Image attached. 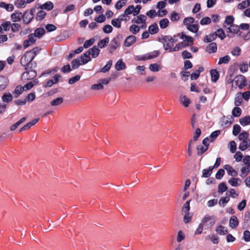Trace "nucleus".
Here are the masks:
<instances>
[{"label": "nucleus", "mask_w": 250, "mask_h": 250, "mask_svg": "<svg viewBox=\"0 0 250 250\" xmlns=\"http://www.w3.org/2000/svg\"><path fill=\"white\" fill-rule=\"evenodd\" d=\"M10 28L12 32H17L19 31L21 28V25L17 23H11Z\"/></svg>", "instance_id": "nucleus-58"}, {"label": "nucleus", "mask_w": 250, "mask_h": 250, "mask_svg": "<svg viewBox=\"0 0 250 250\" xmlns=\"http://www.w3.org/2000/svg\"><path fill=\"white\" fill-rule=\"evenodd\" d=\"M81 76L79 75H77L74 77L70 78L69 79L68 83L70 84H73L76 82H78L80 80Z\"/></svg>", "instance_id": "nucleus-60"}, {"label": "nucleus", "mask_w": 250, "mask_h": 250, "mask_svg": "<svg viewBox=\"0 0 250 250\" xmlns=\"http://www.w3.org/2000/svg\"><path fill=\"white\" fill-rule=\"evenodd\" d=\"M239 145V149L242 151L246 150L250 146V140L241 141Z\"/></svg>", "instance_id": "nucleus-18"}, {"label": "nucleus", "mask_w": 250, "mask_h": 250, "mask_svg": "<svg viewBox=\"0 0 250 250\" xmlns=\"http://www.w3.org/2000/svg\"><path fill=\"white\" fill-rule=\"evenodd\" d=\"M243 157V155L242 153L240 151H237L234 154L233 158L237 162H239L242 160Z\"/></svg>", "instance_id": "nucleus-64"}, {"label": "nucleus", "mask_w": 250, "mask_h": 250, "mask_svg": "<svg viewBox=\"0 0 250 250\" xmlns=\"http://www.w3.org/2000/svg\"><path fill=\"white\" fill-rule=\"evenodd\" d=\"M11 22L6 21L0 25V33L3 30L4 31H8L10 30Z\"/></svg>", "instance_id": "nucleus-22"}, {"label": "nucleus", "mask_w": 250, "mask_h": 250, "mask_svg": "<svg viewBox=\"0 0 250 250\" xmlns=\"http://www.w3.org/2000/svg\"><path fill=\"white\" fill-rule=\"evenodd\" d=\"M228 183L232 187H237L241 183V180L239 178H231Z\"/></svg>", "instance_id": "nucleus-19"}, {"label": "nucleus", "mask_w": 250, "mask_h": 250, "mask_svg": "<svg viewBox=\"0 0 250 250\" xmlns=\"http://www.w3.org/2000/svg\"><path fill=\"white\" fill-rule=\"evenodd\" d=\"M34 58V54L32 52L27 51L21 57V63L24 66H29L30 63Z\"/></svg>", "instance_id": "nucleus-2"}, {"label": "nucleus", "mask_w": 250, "mask_h": 250, "mask_svg": "<svg viewBox=\"0 0 250 250\" xmlns=\"http://www.w3.org/2000/svg\"><path fill=\"white\" fill-rule=\"evenodd\" d=\"M134 10L135 7L133 5H130L125 10L124 13L126 16L131 14H132L134 16H136V15H135L134 14Z\"/></svg>", "instance_id": "nucleus-39"}, {"label": "nucleus", "mask_w": 250, "mask_h": 250, "mask_svg": "<svg viewBox=\"0 0 250 250\" xmlns=\"http://www.w3.org/2000/svg\"><path fill=\"white\" fill-rule=\"evenodd\" d=\"M224 169L226 170L228 174L231 176H236L237 172L229 165H226L224 166Z\"/></svg>", "instance_id": "nucleus-12"}, {"label": "nucleus", "mask_w": 250, "mask_h": 250, "mask_svg": "<svg viewBox=\"0 0 250 250\" xmlns=\"http://www.w3.org/2000/svg\"><path fill=\"white\" fill-rule=\"evenodd\" d=\"M63 102V100L62 97H58L52 100L50 104L52 106H55L61 104Z\"/></svg>", "instance_id": "nucleus-36"}, {"label": "nucleus", "mask_w": 250, "mask_h": 250, "mask_svg": "<svg viewBox=\"0 0 250 250\" xmlns=\"http://www.w3.org/2000/svg\"><path fill=\"white\" fill-rule=\"evenodd\" d=\"M243 102V98L242 97V93L238 92L236 94L235 100L234 104L236 106L240 105Z\"/></svg>", "instance_id": "nucleus-25"}, {"label": "nucleus", "mask_w": 250, "mask_h": 250, "mask_svg": "<svg viewBox=\"0 0 250 250\" xmlns=\"http://www.w3.org/2000/svg\"><path fill=\"white\" fill-rule=\"evenodd\" d=\"M120 43L118 41L117 38L113 39L110 43L109 46V51L110 53H112L113 51H114L119 45Z\"/></svg>", "instance_id": "nucleus-15"}, {"label": "nucleus", "mask_w": 250, "mask_h": 250, "mask_svg": "<svg viewBox=\"0 0 250 250\" xmlns=\"http://www.w3.org/2000/svg\"><path fill=\"white\" fill-rule=\"evenodd\" d=\"M46 12L43 10H40L37 13L36 16V19L38 21H41L43 20L46 16Z\"/></svg>", "instance_id": "nucleus-55"}, {"label": "nucleus", "mask_w": 250, "mask_h": 250, "mask_svg": "<svg viewBox=\"0 0 250 250\" xmlns=\"http://www.w3.org/2000/svg\"><path fill=\"white\" fill-rule=\"evenodd\" d=\"M220 130H216L213 132L209 136V138L210 139V142H212L217 137V136L220 134Z\"/></svg>", "instance_id": "nucleus-57"}, {"label": "nucleus", "mask_w": 250, "mask_h": 250, "mask_svg": "<svg viewBox=\"0 0 250 250\" xmlns=\"http://www.w3.org/2000/svg\"><path fill=\"white\" fill-rule=\"evenodd\" d=\"M208 149V146H203L202 145H199L197 147V154L198 155L202 154L203 153H204L206 150H207Z\"/></svg>", "instance_id": "nucleus-51"}, {"label": "nucleus", "mask_w": 250, "mask_h": 250, "mask_svg": "<svg viewBox=\"0 0 250 250\" xmlns=\"http://www.w3.org/2000/svg\"><path fill=\"white\" fill-rule=\"evenodd\" d=\"M159 28L157 23H153L148 27V31L151 34H154L158 32Z\"/></svg>", "instance_id": "nucleus-31"}, {"label": "nucleus", "mask_w": 250, "mask_h": 250, "mask_svg": "<svg viewBox=\"0 0 250 250\" xmlns=\"http://www.w3.org/2000/svg\"><path fill=\"white\" fill-rule=\"evenodd\" d=\"M1 98L4 102L8 103L12 101L13 96L10 93H4Z\"/></svg>", "instance_id": "nucleus-30"}, {"label": "nucleus", "mask_w": 250, "mask_h": 250, "mask_svg": "<svg viewBox=\"0 0 250 250\" xmlns=\"http://www.w3.org/2000/svg\"><path fill=\"white\" fill-rule=\"evenodd\" d=\"M0 7L5 9L8 12H11L14 9V5L11 3H6L5 2H0Z\"/></svg>", "instance_id": "nucleus-17"}, {"label": "nucleus", "mask_w": 250, "mask_h": 250, "mask_svg": "<svg viewBox=\"0 0 250 250\" xmlns=\"http://www.w3.org/2000/svg\"><path fill=\"white\" fill-rule=\"evenodd\" d=\"M250 5V2L249 0H244L242 1L241 3H240L238 5V8L239 9H245L248 7H249Z\"/></svg>", "instance_id": "nucleus-41"}, {"label": "nucleus", "mask_w": 250, "mask_h": 250, "mask_svg": "<svg viewBox=\"0 0 250 250\" xmlns=\"http://www.w3.org/2000/svg\"><path fill=\"white\" fill-rule=\"evenodd\" d=\"M146 18L145 15L141 14L133 18L132 20V22L137 24H141L146 21Z\"/></svg>", "instance_id": "nucleus-11"}, {"label": "nucleus", "mask_w": 250, "mask_h": 250, "mask_svg": "<svg viewBox=\"0 0 250 250\" xmlns=\"http://www.w3.org/2000/svg\"><path fill=\"white\" fill-rule=\"evenodd\" d=\"M238 224V221L236 216H233L229 220V226L232 228H236Z\"/></svg>", "instance_id": "nucleus-35"}, {"label": "nucleus", "mask_w": 250, "mask_h": 250, "mask_svg": "<svg viewBox=\"0 0 250 250\" xmlns=\"http://www.w3.org/2000/svg\"><path fill=\"white\" fill-rule=\"evenodd\" d=\"M229 147L231 153H234L236 150V144L234 141H231L229 143Z\"/></svg>", "instance_id": "nucleus-62"}, {"label": "nucleus", "mask_w": 250, "mask_h": 250, "mask_svg": "<svg viewBox=\"0 0 250 250\" xmlns=\"http://www.w3.org/2000/svg\"><path fill=\"white\" fill-rule=\"evenodd\" d=\"M79 58H77L73 60L71 62L72 67L73 69H77L80 65H82Z\"/></svg>", "instance_id": "nucleus-49"}, {"label": "nucleus", "mask_w": 250, "mask_h": 250, "mask_svg": "<svg viewBox=\"0 0 250 250\" xmlns=\"http://www.w3.org/2000/svg\"><path fill=\"white\" fill-rule=\"evenodd\" d=\"M214 34L216 35V37L218 36L221 40L224 39L226 37L225 33H224L223 30L222 29H219L217 30V31L215 32V33H214Z\"/></svg>", "instance_id": "nucleus-59"}, {"label": "nucleus", "mask_w": 250, "mask_h": 250, "mask_svg": "<svg viewBox=\"0 0 250 250\" xmlns=\"http://www.w3.org/2000/svg\"><path fill=\"white\" fill-rule=\"evenodd\" d=\"M190 201H191L190 200L187 201L186 202V203L183 205L182 208V210L184 213L189 212V211L190 210L189 204H190Z\"/></svg>", "instance_id": "nucleus-56"}, {"label": "nucleus", "mask_w": 250, "mask_h": 250, "mask_svg": "<svg viewBox=\"0 0 250 250\" xmlns=\"http://www.w3.org/2000/svg\"><path fill=\"white\" fill-rule=\"evenodd\" d=\"M168 20L166 18L162 19L159 22L160 26L162 29L166 28L168 26Z\"/></svg>", "instance_id": "nucleus-48"}, {"label": "nucleus", "mask_w": 250, "mask_h": 250, "mask_svg": "<svg viewBox=\"0 0 250 250\" xmlns=\"http://www.w3.org/2000/svg\"><path fill=\"white\" fill-rule=\"evenodd\" d=\"M125 67V64L123 62L122 59L118 60L115 65V68L118 71L124 70Z\"/></svg>", "instance_id": "nucleus-20"}, {"label": "nucleus", "mask_w": 250, "mask_h": 250, "mask_svg": "<svg viewBox=\"0 0 250 250\" xmlns=\"http://www.w3.org/2000/svg\"><path fill=\"white\" fill-rule=\"evenodd\" d=\"M213 167H209L208 169H204L202 171L203 177H208L212 173V170Z\"/></svg>", "instance_id": "nucleus-40"}, {"label": "nucleus", "mask_w": 250, "mask_h": 250, "mask_svg": "<svg viewBox=\"0 0 250 250\" xmlns=\"http://www.w3.org/2000/svg\"><path fill=\"white\" fill-rule=\"evenodd\" d=\"M240 123L243 126H246L250 124V116H246L240 119Z\"/></svg>", "instance_id": "nucleus-44"}, {"label": "nucleus", "mask_w": 250, "mask_h": 250, "mask_svg": "<svg viewBox=\"0 0 250 250\" xmlns=\"http://www.w3.org/2000/svg\"><path fill=\"white\" fill-rule=\"evenodd\" d=\"M126 0H120L115 4V7L117 9H120L126 5Z\"/></svg>", "instance_id": "nucleus-61"}, {"label": "nucleus", "mask_w": 250, "mask_h": 250, "mask_svg": "<svg viewBox=\"0 0 250 250\" xmlns=\"http://www.w3.org/2000/svg\"><path fill=\"white\" fill-rule=\"evenodd\" d=\"M249 137V134L247 132L244 131L239 134L238 139L240 141L250 140Z\"/></svg>", "instance_id": "nucleus-50"}, {"label": "nucleus", "mask_w": 250, "mask_h": 250, "mask_svg": "<svg viewBox=\"0 0 250 250\" xmlns=\"http://www.w3.org/2000/svg\"><path fill=\"white\" fill-rule=\"evenodd\" d=\"M24 90V87L21 86H17L13 93L15 98L18 97Z\"/></svg>", "instance_id": "nucleus-29"}, {"label": "nucleus", "mask_w": 250, "mask_h": 250, "mask_svg": "<svg viewBox=\"0 0 250 250\" xmlns=\"http://www.w3.org/2000/svg\"><path fill=\"white\" fill-rule=\"evenodd\" d=\"M109 39L108 37L105 38L100 40L99 42L98 45L101 48H104L105 46H106L107 44L109 42Z\"/></svg>", "instance_id": "nucleus-42"}, {"label": "nucleus", "mask_w": 250, "mask_h": 250, "mask_svg": "<svg viewBox=\"0 0 250 250\" xmlns=\"http://www.w3.org/2000/svg\"><path fill=\"white\" fill-rule=\"evenodd\" d=\"M216 221V218L214 216L206 214L202 218L201 223L205 226V229H208L214 225Z\"/></svg>", "instance_id": "nucleus-1"}, {"label": "nucleus", "mask_w": 250, "mask_h": 250, "mask_svg": "<svg viewBox=\"0 0 250 250\" xmlns=\"http://www.w3.org/2000/svg\"><path fill=\"white\" fill-rule=\"evenodd\" d=\"M100 49L96 46H94L92 48L88 50L86 52H89V55H91L93 58H97L99 53Z\"/></svg>", "instance_id": "nucleus-14"}, {"label": "nucleus", "mask_w": 250, "mask_h": 250, "mask_svg": "<svg viewBox=\"0 0 250 250\" xmlns=\"http://www.w3.org/2000/svg\"><path fill=\"white\" fill-rule=\"evenodd\" d=\"M112 65V61L111 60H109L107 62L106 64L101 69V72H103V73H106L107 72H108L111 66Z\"/></svg>", "instance_id": "nucleus-47"}, {"label": "nucleus", "mask_w": 250, "mask_h": 250, "mask_svg": "<svg viewBox=\"0 0 250 250\" xmlns=\"http://www.w3.org/2000/svg\"><path fill=\"white\" fill-rule=\"evenodd\" d=\"M38 83V81L37 79L34 80L32 82H30L28 83L25 84L23 87L26 88V90H29L32 88L34 85L37 84Z\"/></svg>", "instance_id": "nucleus-38"}, {"label": "nucleus", "mask_w": 250, "mask_h": 250, "mask_svg": "<svg viewBox=\"0 0 250 250\" xmlns=\"http://www.w3.org/2000/svg\"><path fill=\"white\" fill-rule=\"evenodd\" d=\"M239 31V27L236 25H231L227 28V32L232 34H237Z\"/></svg>", "instance_id": "nucleus-21"}, {"label": "nucleus", "mask_w": 250, "mask_h": 250, "mask_svg": "<svg viewBox=\"0 0 250 250\" xmlns=\"http://www.w3.org/2000/svg\"><path fill=\"white\" fill-rule=\"evenodd\" d=\"M180 102L184 105V106L188 107L190 103V101L186 96H183L180 97Z\"/></svg>", "instance_id": "nucleus-43"}, {"label": "nucleus", "mask_w": 250, "mask_h": 250, "mask_svg": "<svg viewBox=\"0 0 250 250\" xmlns=\"http://www.w3.org/2000/svg\"><path fill=\"white\" fill-rule=\"evenodd\" d=\"M136 41V38L134 35H129L125 40L124 42V45L126 47L131 46Z\"/></svg>", "instance_id": "nucleus-9"}, {"label": "nucleus", "mask_w": 250, "mask_h": 250, "mask_svg": "<svg viewBox=\"0 0 250 250\" xmlns=\"http://www.w3.org/2000/svg\"><path fill=\"white\" fill-rule=\"evenodd\" d=\"M140 30V27L136 24H132L129 27L130 32L134 35L138 33Z\"/></svg>", "instance_id": "nucleus-45"}, {"label": "nucleus", "mask_w": 250, "mask_h": 250, "mask_svg": "<svg viewBox=\"0 0 250 250\" xmlns=\"http://www.w3.org/2000/svg\"><path fill=\"white\" fill-rule=\"evenodd\" d=\"M8 83V80L7 78L0 76V91L6 88Z\"/></svg>", "instance_id": "nucleus-16"}, {"label": "nucleus", "mask_w": 250, "mask_h": 250, "mask_svg": "<svg viewBox=\"0 0 250 250\" xmlns=\"http://www.w3.org/2000/svg\"><path fill=\"white\" fill-rule=\"evenodd\" d=\"M40 7L42 9L50 11L53 8L54 4L52 2L48 1L42 5Z\"/></svg>", "instance_id": "nucleus-27"}, {"label": "nucleus", "mask_w": 250, "mask_h": 250, "mask_svg": "<svg viewBox=\"0 0 250 250\" xmlns=\"http://www.w3.org/2000/svg\"><path fill=\"white\" fill-rule=\"evenodd\" d=\"M216 38V35L214 33L210 34L208 36H206L204 38V42H209L214 40Z\"/></svg>", "instance_id": "nucleus-54"}, {"label": "nucleus", "mask_w": 250, "mask_h": 250, "mask_svg": "<svg viewBox=\"0 0 250 250\" xmlns=\"http://www.w3.org/2000/svg\"><path fill=\"white\" fill-rule=\"evenodd\" d=\"M167 37V36H162L159 39V41L160 42L163 44V47L165 50H168L170 52V48L173 46V43H171V41H165V38Z\"/></svg>", "instance_id": "nucleus-5"}, {"label": "nucleus", "mask_w": 250, "mask_h": 250, "mask_svg": "<svg viewBox=\"0 0 250 250\" xmlns=\"http://www.w3.org/2000/svg\"><path fill=\"white\" fill-rule=\"evenodd\" d=\"M23 22L25 24L29 23L34 18L33 13L32 12H26L23 15Z\"/></svg>", "instance_id": "nucleus-7"}, {"label": "nucleus", "mask_w": 250, "mask_h": 250, "mask_svg": "<svg viewBox=\"0 0 250 250\" xmlns=\"http://www.w3.org/2000/svg\"><path fill=\"white\" fill-rule=\"evenodd\" d=\"M228 188L224 182H222L218 185V191L219 193H223Z\"/></svg>", "instance_id": "nucleus-53"}, {"label": "nucleus", "mask_w": 250, "mask_h": 250, "mask_svg": "<svg viewBox=\"0 0 250 250\" xmlns=\"http://www.w3.org/2000/svg\"><path fill=\"white\" fill-rule=\"evenodd\" d=\"M45 30L43 28H38L35 30L34 33L33 34L35 35L37 38L40 39L43 36Z\"/></svg>", "instance_id": "nucleus-32"}, {"label": "nucleus", "mask_w": 250, "mask_h": 250, "mask_svg": "<svg viewBox=\"0 0 250 250\" xmlns=\"http://www.w3.org/2000/svg\"><path fill=\"white\" fill-rule=\"evenodd\" d=\"M82 64H84L91 61V59L89 56V52H85L82 54L79 58Z\"/></svg>", "instance_id": "nucleus-8"}, {"label": "nucleus", "mask_w": 250, "mask_h": 250, "mask_svg": "<svg viewBox=\"0 0 250 250\" xmlns=\"http://www.w3.org/2000/svg\"><path fill=\"white\" fill-rule=\"evenodd\" d=\"M230 60V58L229 56L226 55L223 57L220 58L218 64H222L223 63H228Z\"/></svg>", "instance_id": "nucleus-46"}, {"label": "nucleus", "mask_w": 250, "mask_h": 250, "mask_svg": "<svg viewBox=\"0 0 250 250\" xmlns=\"http://www.w3.org/2000/svg\"><path fill=\"white\" fill-rule=\"evenodd\" d=\"M216 232L220 235H225L227 233V229L222 226H219L216 228Z\"/></svg>", "instance_id": "nucleus-34"}, {"label": "nucleus", "mask_w": 250, "mask_h": 250, "mask_svg": "<svg viewBox=\"0 0 250 250\" xmlns=\"http://www.w3.org/2000/svg\"><path fill=\"white\" fill-rule=\"evenodd\" d=\"M211 81L213 82H216L219 77V72L215 69H212L210 71Z\"/></svg>", "instance_id": "nucleus-28"}, {"label": "nucleus", "mask_w": 250, "mask_h": 250, "mask_svg": "<svg viewBox=\"0 0 250 250\" xmlns=\"http://www.w3.org/2000/svg\"><path fill=\"white\" fill-rule=\"evenodd\" d=\"M160 54L159 51H154L145 54L141 59L140 60L146 61L147 60L152 59L158 57Z\"/></svg>", "instance_id": "nucleus-6"}, {"label": "nucleus", "mask_w": 250, "mask_h": 250, "mask_svg": "<svg viewBox=\"0 0 250 250\" xmlns=\"http://www.w3.org/2000/svg\"><path fill=\"white\" fill-rule=\"evenodd\" d=\"M181 39H183L184 41L190 43L189 46L192 44L193 42V39L190 36H187L183 32L181 33Z\"/></svg>", "instance_id": "nucleus-33"}, {"label": "nucleus", "mask_w": 250, "mask_h": 250, "mask_svg": "<svg viewBox=\"0 0 250 250\" xmlns=\"http://www.w3.org/2000/svg\"><path fill=\"white\" fill-rule=\"evenodd\" d=\"M60 77L59 75H55L52 79L48 81L45 85V87H51L53 84L57 83L58 79Z\"/></svg>", "instance_id": "nucleus-23"}, {"label": "nucleus", "mask_w": 250, "mask_h": 250, "mask_svg": "<svg viewBox=\"0 0 250 250\" xmlns=\"http://www.w3.org/2000/svg\"><path fill=\"white\" fill-rule=\"evenodd\" d=\"M233 82L236 86H238L240 89L243 88L247 84V82L245 76L239 75L236 76L230 83Z\"/></svg>", "instance_id": "nucleus-3"}, {"label": "nucleus", "mask_w": 250, "mask_h": 250, "mask_svg": "<svg viewBox=\"0 0 250 250\" xmlns=\"http://www.w3.org/2000/svg\"><path fill=\"white\" fill-rule=\"evenodd\" d=\"M217 44L215 42L210 43L207 47V51L209 53L216 52L217 51Z\"/></svg>", "instance_id": "nucleus-24"}, {"label": "nucleus", "mask_w": 250, "mask_h": 250, "mask_svg": "<svg viewBox=\"0 0 250 250\" xmlns=\"http://www.w3.org/2000/svg\"><path fill=\"white\" fill-rule=\"evenodd\" d=\"M187 46H189L188 43H185L183 42H181L177 43L175 47H173L172 46L171 48H170V52L178 51L179 50L182 49L183 48L186 47Z\"/></svg>", "instance_id": "nucleus-13"}, {"label": "nucleus", "mask_w": 250, "mask_h": 250, "mask_svg": "<svg viewBox=\"0 0 250 250\" xmlns=\"http://www.w3.org/2000/svg\"><path fill=\"white\" fill-rule=\"evenodd\" d=\"M149 70L154 72H156L160 71L161 69V66L157 63L150 64L149 66Z\"/></svg>", "instance_id": "nucleus-37"}, {"label": "nucleus", "mask_w": 250, "mask_h": 250, "mask_svg": "<svg viewBox=\"0 0 250 250\" xmlns=\"http://www.w3.org/2000/svg\"><path fill=\"white\" fill-rule=\"evenodd\" d=\"M22 17L23 15L21 12L19 11H15L11 15V20L12 21L14 22L20 21L21 20Z\"/></svg>", "instance_id": "nucleus-10"}, {"label": "nucleus", "mask_w": 250, "mask_h": 250, "mask_svg": "<svg viewBox=\"0 0 250 250\" xmlns=\"http://www.w3.org/2000/svg\"><path fill=\"white\" fill-rule=\"evenodd\" d=\"M249 172L250 170L249 167L246 166L245 167H243L241 169V174H240V175L242 177H245L249 174Z\"/></svg>", "instance_id": "nucleus-52"}, {"label": "nucleus", "mask_w": 250, "mask_h": 250, "mask_svg": "<svg viewBox=\"0 0 250 250\" xmlns=\"http://www.w3.org/2000/svg\"><path fill=\"white\" fill-rule=\"evenodd\" d=\"M204 71L203 67H200L197 70L194 71L191 75V80H196L199 76L200 73Z\"/></svg>", "instance_id": "nucleus-26"}, {"label": "nucleus", "mask_w": 250, "mask_h": 250, "mask_svg": "<svg viewBox=\"0 0 250 250\" xmlns=\"http://www.w3.org/2000/svg\"><path fill=\"white\" fill-rule=\"evenodd\" d=\"M37 76L36 72L32 69L27 70L21 75V79L23 81L32 80Z\"/></svg>", "instance_id": "nucleus-4"}, {"label": "nucleus", "mask_w": 250, "mask_h": 250, "mask_svg": "<svg viewBox=\"0 0 250 250\" xmlns=\"http://www.w3.org/2000/svg\"><path fill=\"white\" fill-rule=\"evenodd\" d=\"M232 114L234 117H239L241 114V109L238 107H235L232 110Z\"/></svg>", "instance_id": "nucleus-63"}]
</instances>
